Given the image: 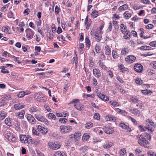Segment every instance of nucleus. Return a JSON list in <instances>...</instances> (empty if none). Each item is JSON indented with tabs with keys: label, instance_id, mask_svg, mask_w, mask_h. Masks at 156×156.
Here are the masks:
<instances>
[{
	"label": "nucleus",
	"instance_id": "obj_1",
	"mask_svg": "<svg viewBox=\"0 0 156 156\" xmlns=\"http://www.w3.org/2000/svg\"><path fill=\"white\" fill-rule=\"evenodd\" d=\"M74 104L75 108L77 110L82 111L84 109V106L79 102V100L78 99H75L72 100L69 104Z\"/></svg>",
	"mask_w": 156,
	"mask_h": 156
},
{
	"label": "nucleus",
	"instance_id": "obj_2",
	"mask_svg": "<svg viewBox=\"0 0 156 156\" xmlns=\"http://www.w3.org/2000/svg\"><path fill=\"white\" fill-rule=\"evenodd\" d=\"M146 126L145 128L147 129L148 131L152 132L155 128L156 125L151 119H147L146 122Z\"/></svg>",
	"mask_w": 156,
	"mask_h": 156
},
{
	"label": "nucleus",
	"instance_id": "obj_3",
	"mask_svg": "<svg viewBox=\"0 0 156 156\" xmlns=\"http://www.w3.org/2000/svg\"><path fill=\"white\" fill-rule=\"evenodd\" d=\"M137 137L139 138L138 143L146 147H148V142L145 138L144 137L143 135H138Z\"/></svg>",
	"mask_w": 156,
	"mask_h": 156
},
{
	"label": "nucleus",
	"instance_id": "obj_4",
	"mask_svg": "<svg viewBox=\"0 0 156 156\" xmlns=\"http://www.w3.org/2000/svg\"><path fill=\"white\" fill-rule=\"evenodd\" d=\"M34 98L37 101L41 102H45L47 100V98L44 95L39 92L34 94Z\"/></svg>",
	"mask_w": 156,
	"mask_h": 156
},
{
	"label": "nucleus",
	"instance_id": "obj_5",
	"mask_svg": "<svg viewBox=\"0 0 156 156\" xmlns=\"http://www.w3.org/2000/svg\"><path fill=\"white\" fill-rule=\"evenodd\" d=\"M60 132L63 133L69 132L72 129V127L69 126L62 125L60 126Z\"/></svg>",
	"mask_w": 156,
	"mask_h": 156
},
{
	"label": "nucleus",
	"instance_id": "obj_6",
	"mask_svg": "<svg viewBox=\"0 0 156 156\" xmlns=\"http://www.w3.org/2000/svg\"><path fill=\"white\" fill-rule=\"evenodd\" d=\"M48 144L49 147L52 149L57 150L60 147V143L57 142L49 141Z\"/></svg>",
	"mask_w": 156,
	"mask_h": 156
},
{
	"label": "nucleus",
	"instance_id": "obj_7",
	"mask_svg": "<svg viewBox=\"0 0 156 156\" xmlns=\"http://www.w3.org/2000/svg\"><path fill=\"white\" fill-rule=\"evenodd\" d=\"M136 59V57L133 55H129L125 58V61L128 63L130 64L134 62Z\"/></svg>",
	"mask_w": 156,
	"mask_h": 156
},
{
	"label": "nucleus",
	"instance_id": "obj_8",
	"mask_svg": "<svg viewBox=\"0 0 156 156\" xmlns=\"http://www.w3.org/2000/svg\"><path fill=\"white\" fill-rule=\"evenodd\" d=\"M26 36L29 40L32 39L34 35V32L31 29L28 28L26 30Z\"/></svg>",
	"mask_w": 156,
	"mask_h": 156
},
{
	"label": "nucleus",
	"instance_id": "obj_9",
	"mask_svg": "<svg viewBox=\"0 0 156 156\" xmlns=\"http://www.w3.org/2000/svg\"><path fill=\"white\" fill-rule=\"evenodd\" d=\"M35 117L39 121L41 122H45V123L48 124V122L47 119L45 118L44 116L40 115L39 114H35Z\"/></svg>",
	"mask_w": 156,
	"mask_h": 156
},
{
	"label": "nucleus",
	"instance_id": "obj_10",
	"mask_svg": "<svg viewBox=\"0 0 156 156\" xmlns=\"http://www.w3.org/2000/svg\"><path fill=\"white\" fill-rule=\"evenodd\" d=\"M134 68L136 71L139 73L141 72L143 70V66L140 64H135L134 66Z\"/></svg>",
	"mask_w": 156,
	"mask_h": 156
},
{
	"label": "nucleus",
	"instance_id": "obj_11",
	"mask_svg": "<svg viewBox=\"0 0 156 156\" xmlns=\"http://www.w3.org/2000/svg\"><path fill=\"white\" fill-rule=\"evenodd\" d=\"M37 129L38 131H40L41 133L44 134H46L48 131L47 128L43 127L40 125H39L38 126Z\"/></svg>",
	"mask_w": 156,
	"mask_h": 156
},
{
	"label": "nucleus",
	"instance_id": "obj_12",
	"mask_svg": "<svg viewBox=\"0 0 156 156\" xmlns=\"http://www.w3.org/2000/svg\"><path fill=\"white\" fill-rule=\"evenodd\" d=\"M104 131L107 134H110L112 133L113 130L111 127L107 126L104 127L103 129Z\"/></svg>",
	"mask_w": 156,
	"mask_h": 156
},
{
	"label": "nucleus",
	"instance_id": "obj_13",
	"mask_svg": "<svg viewBox=\"0 0 156 156\" xmlns=\"http://www.w3.org/2000/svg\"><path fill=\"white\" fill-rule=\"evenodd\" d=\"M27 120L32 124H34L35 122V119L34 117L31 115L28 114L27 115Z\"/></svg>",
	"mask_w": 156,
	"mask_h": 156
},
{
	"label": "nucleus",
	"instance_id": "obj_14",
	"mask_svg": "<svg viewBox=\"0 0 156 156\" xmlns=\"http://www.w3.org/2000/svg\"><path fill=\"white\" fill-rule=\"evenodd\" d=\"M105 54L106 55L110 56L111 54V48L108 45H106L105 48Z\"/></svg>",
	"mask_w": 156,
	"mask_h": 156
},
{
	"label": "nucleus",
	"instance_id": "obj_15",
	"mask_svg": "<svg viewBox=\"0 0 156 156\" xmlns=\"http://www.w3.org/2000/svg\"><path fill=\"white\" fill-rule=\"evenodd\" d=\"M25 113V111L24 110L21 111L20 112H19L16 114V116L20 119H23Z\"/></svg>",
	"mask_w": 156,
	"mask_h": 156
},
{
	"label": "nucleus",
	"instance_id": "obj_16",
	"mask_svg": "<svg viewBox=\"0 0 156 156\" xmlns=\"http://www.w3.org/2000/svg\"><path fill=\"white\" fill-rule=\"evenodd\" d=\"M93 74L97 77L99 78L101 76V73L98 69L95 68L93 70Z\"/></svg>",
	"mask_w": 156,
	"mask_h": 156
},
{
	"label": "nucleus",
	"instance_id": "obj_17",
	"mask_svg": "<svg viewBox=\"0 0 156 156\" xmlns=\"http://www.w3.org/2000/svg\"><path fill=\"white\" fill-rule=\"evenodd\" d=\"M29 111L31 113H34L35 112H40V110L37 107L35 106H32L30 108Z\"/></svg>",
	"mask_w": 156,
	"mask_h": 156
},
{
	"label": "nucleus",
	"instance_id": "obj_18",
	"mask_svg": "<svg viewBox=\"0 0 156 156\" xmlns=\"http://www.w3.org/2000/svg\"><path fill=\"white\" fill-rule=\"evenodd\" d=\"M5 124L9 126H11L13 124L12 119L10 118H7L5 120Z\"/></svg>",
	"mask_w": 156,
	"mask_h": 156
},
{
	"label": "nucleus",
	"instance_id": "obj_19",
	"mask_svg": "<svg viewBox=\"0 0 156 156\" xmlns=\"http://www.w3.org/2000/svg\"><path fill=\"white\" fill-rule=\"evenodd\" d=\"M105 119L107 121H115L116 120L115 117L112 115H107L105 117Z\"/></svg>",
	"mask_w": 156,
	"mask_h": 156
},
{
	"label": "nucleus",
	"instance_id": "obj_20",
	"mask_svg": "<svg viewBox=\"0 0 156 156\" xmlns=\"http://www.w3.org/2000/svg\"><path fill=\"white\" fill-rule=\"evenodd\" d=\"M128 8V5L127 4H125L120 6L118 9V11L119 12L122 11L126 10Z\"/></svg>",
	"mask_w": 156,
	"mask_h": 156
},
{
	"label": "nucleus",
	"instance_id": "obj_21",
	"mask_svg": "<svg viewBox=\"0 0 156 156\" xmlns=\"http://www.w3.org/2000/svg\"><path fill=\"white\" fill-rule=\"evenodd\" d=\"M24 105L22 103H19L15 104L14 108L16 110H18L24 107Z\"/></svg>",
	"mask_w": 156,
	"mask_h": 156
},
{
	"label": "nucleus",
	"instance_id": "obj_22",
	"mask_svg": "<svg viewBox=\"0 0 156 156\" xmlns=\"http://www.w3.org/2000/svg\"><path fill=\"white\" fill-rule=\"evenodd\" d=\"M120 30L122 33H125L127 30V27L124 24H122L120 26Z\"/></svg>",
	"mask_w": 156,
	"mask_h": 156
},
{
	"label": "nucleus",
	"instance_id": "obj_23",
	"mask_svg": "<svg viewBox=\"0 0 156 156\" xmlns=\"http://www.w3.org/2000/svg\"><path fill=\"white\" fill-rule=\"evenodd\" d=\"M119 69L120 72L124 73L125 71H127L128 69L125 68L123 65L121 64L119 66Z\"/></svg>",
	"mask_w": 156,
	"mask_h": 156
},
{
	"label": "nucleus",
	"instance_id": "obj_24",
	"mask_svg": "<svg viewBox=\"0 0 156 156\" xmlns=\"http://www.w3.org/2000/svg\"><path fill=\"white\" fill-rule=\"evenodd\" d=\"M7 115L6 112L4 111H1L0 112V119L1 120L3 119Z\"/></svg>",
	"mask_w": 156,
	"mask_h": 156
},
{
	"label": "nucleus",
	"instance_id": "obj_25",
	"mask_svg": "<svg viewBox=\"0 0 156 156\" xmlns=\"http://www.w3.org/2000/svg\"><path fill=\"white\" fill-rule=\"evenodd\" d=\"M20 138L21 142L26 143V140L27 139V137L25 135H20Z\"/></svg>",
	"mask_w": 156,
	"mask_h": 156
},
{
	"label": "nucleus",
	"instance_id": "obj_26",
	"mask_svg": "<svg viewBox=\"0 0 156 156\" xmlns=\"http://www.w3.org/2000/svg\"><path fill=\"white\" fill-rule=\"evenodd\" d=\"M124 34L123 38L125 39H128L129 38L131 35L130 32L127 30Z\"/></svg>",
	"mask_w": 156,
	"mask_h": 156
},
{
	"label": "nucleus",
	"instance_id": "obj_27",
	"mask_svg": "<svg viewBox=\"0 0 156 156\" xmlns=\"http://www.w3.org/2000/svg\"><path fill=\"white\" fill-rule=\"evenodd\" d=\"M81 136V133L80 132H78L74 134V137L76 140H78L80 138Z\"/></svg>",
	"mask_w": 156,
	"mask_h": 156
},
{
	"label": "nucleus",
	"instance_id": "obj_28",
	"mask_svg": "<svg viewBox=\"0 0 156 156\" xmlns=\"http://www.w3.org/2000/svg\"><path fill=\"white\" fill-rule=\"evenodd\" d=\"M132 113L138 117L140 116V112L137 109H133V110Z\"/></svg>",
	"mask_w": 156,
	"mask_h": 156
},
{
	"label": "nucleus",
	"instance_id": "obj_29",
	"mask_svg": "<svg viewBox=\"0 0 156 156\" xmlns=\"http://www.w3.org/2000/svg\"><path fill=\"white\" fill-rule=\"evenodd\" d=\"M28 94H29V93H26L24 91H23L19 92L17 95L19 98H21L23 97L25 95Z\"/></svg>",
	"mask_w": 156,
	"mask_h": 156
},
{
	"label": "nucleus",
	"instance_id": "obj_30",
	"mask_svg": "<svg viewBox=\"0 0 156 156\" xmlns=\"http://www.w3.org/2000/svg\"><path fill=\"white\" fill-rule=\"evenodd\" d=\"M90 137L89 135L87 133H84L82 137V140L83 141L87 140Z\"/></svg>",
	"mask_w": 156,
	"mask_h": 156
},
{
	"label": "nucleus",
	"instance_id": "obj_31",
	"mask_svg": "<svg viewBox=\"0 0 156 156\" xmlns=\"http://www.w3.org/2000/svg\"><path fill=\"white\" fill-rule=\"evenodd\" d=\"M98 64L100 67L102 69H104L105 70L107 69V67L102 62V61L101 60H100L98 61Z\"/></svg>",
	"mask_w": 156,
	"mask_h": 156
},
{
	"label": "nucleus",
	"instance_id": "obj_32",
	"mask_svg": "<svg viewBox=\"0 0 156 156\" xmlns=\"http://www.w3.org/2000/svg\"><path fill=\"white\" fill-rule=\"evenodd\" d=\"M27 143L28 144H33L32 138L28 136L27 137V139L26 140V143Z\"/></svg>",
	"mask_w": 156,
	"mask_h": 156
},
{
	"label": "nucleus",
	"instance_id": "obj_33",
	"mask_svg": "<svg viewBox=\"0 0 156 156\" xmlns=\"http://www.w3.org/2000/svg\"><path fill=\"white\" fill-rule=\"evenodd\" d=\"M113 145L112 143L109 144H106L103 145V147L105 149H108L111 147Z\"/></svg>",
	"mask_w": 156,
	"mask_h": 156
},
{
	"label": "nucleus",
	"instance_id": "obj_34",
	"mask_svg": "<svg viewBox=\"0 0 156 156\" xmlns=\"http://www.w3.org/2000/svg\"><path fill=\"white\" fill-rule=\"evenodd\" d=\"M112 55L113 58L116 59L118 58V55L116 51L113 50L112 51Z\"/></svg>",
	"mask_w": 156,
	"mask_h": 156
},
{
	"label": "nucleus",
	"instance_id": "obj_35",
	"mask_svg": "<svg viewBox=\"0 0 156 156\" xmlns=\"http://www.w3.org/2000/svg\"><path fill=\"white\" fill-rule=\"evenodd\" d=\"M93 124L90 122L86 123L85 124V127L87 129H90L93 126Z\"/></svg>",
	"mask_w": 156,
	"mask_h": 156
},
{
	"label": "nucleus",
	"instance_id": "obj_36",
	"mask_svg": "<svg viewBox=\"0 0 156 156\" xmlns=\"http://www.w3.org/2000/svg\"><path fill=\"white\" fill-rule=\"evenodd\" d=\"M129 52V50L127 48H125L122 50L121 53L122 54L124 55H127Z\"/></svg>",
	"mask_w": 156,
	"mask_h": 156
},
{
	"label": "nucleus",
	"instance_id": "obj_37",
	"mask_svg": "<svg viewBox=\"0 0 156 156\" xmlns=\"http://www.w3.org/2000/svg\"><path fill=\"white\" fill-rule=\"evenodd\" d=\"M123 15L126 19L129 18L131 16V14L129 12H128V11L125 12Z\"/></svg>",
	"mask_w": 156,
	"mask_h": 156
},
{
	"label": "nucleus",
	"instance_id": "obj_38",
	"mask_svg": "<svg viewBox=\"0 0 156 156\" xmlns=\"http://www.w3.org/2000/svg\"><path fill=\"white\" fill-rule=\"evenodd\" d=\"M9 3L8 4L3 6L1 8V11L2 12L6 11L7 10V9L8 7L9 6Z\"/></svg>",
	"mask_w": 156,
	"mask_h": 156
},
{
	"label": "nucleus",
	"instance_id": "obj_39",
	"mask_svg": "<svg viewBox=\"0 0 156 156\" xmlns=\"http://www.w3.org/2000/svg\"><path fill=\"white\" fill-rule=\"evenodd\" d=\"M48 118L50 119H53L54 120H55L56 118V116L55 115L52 113H49L48 116Z\"/></svg>",
	"mask_w": 156,
	"mask_h": 156
},
{
	"label": "nucleus",
	"instance_id": "obj_40",
	"mask_svg": "<svg viewBox=\"0 0 156 156\" xmlns=\"http://www.w3.org/2000/svg\"><path fill=\"white\" fill-rule=\"evenodd\" d=\"M85 42L88 48H89L90 46V40L88 37H86V38Z\"/></svg>",
	"mask_w": 156,
	"mask_h": 156
},
{
	"label": "nucleus",
	"instance_id": "obj_41",
	"mask_svg": "<svg viewBox=\"0 0 156 156\" xmlns=\"http://www.w3.org/2000/svg\"><path fill=\"white\" fill-rule=\"evenodd\" d=\"M8 140L12 142H14L16 140V138L14 135H12V136L10 137Z\"/></svg>",
	"mask_w": 156,
	"mask_h": 156
},
{
	"label": "nucleus",
	"instance_id": "obj_42",
	"mask_svg": "<svg viewBox=\"0 0 156 156\" xmlns=\"http://www.w3.org/2000/svg\"><path fill=\"white\" fill-rule=\"evenodd\" d=\"M109 103H110L112 106L115 107L116 106H119V104L118 102L113 101L112 102V101H110Z\"/></svg>",
	"mask_w": 156,
	"mask_h": 156
},
{
	"label": "nucleus",
	"instance_id": "obj_43",
	"mask_svg": "<svg viewBox=\"0 0 156 156\" xmlns=\"http://www.w3.org/2000/svg\"><path fill=\"white\" fill-rule=\"evenodd\" d=\"M88 147L87 146L81 147L80 149V151L84 153L87 150Z\"/></svg>",
	"mask_w": 156,
	"mask_h": 156
},
{
	"label": "nucleus",
	"instance_id": "obj_44",
	"mask_svg": "<svg viewBox=\"0 0 156 156\" xmlns=\"http://www.w3.org/2000/svg\"><path fill=\"white\" fill-rule=\"evenodd\" d=\"M9 27L8 26L3 27H2V30L3 32L6 33H7L8 32Z\"/></svg>",
	"mask_w": 156,
	"mask_h": 156
},
{
	"label": "nucleus",
	"instance_id": "obj_45",
	"mask_svg": "<svg viewBox=\"0 0 156 156\" xmlns=\"http://www.w3.org/2000/svg\"><path fill=\"white\" fill-rule=\"evenodd\" d=\"M143 136L144 137H146L148 140H151V135L147 133L144 134Z\"/></svg>",
	"mask_w": 156,
	"mask_h": 156
},
{
	"label": "nucleus",
	"instance_id": "obj_46",
	"mask_svg": "<svg viewBox=\"0 0 156 156\" xmlns=\"http://www.w3.org/2000/svg\"><path fill=\"white\" fill-rule=\"evenodd\" d=\"M95 50L96 52L98 53L101 50V48L100 45L99 44H97L95 47Z\"/></svg>",
	"mask_w": 156,
	"mask_h": 156
},
{
	"label": "nucleus",
	"instance_id": "obj_47",
	"mask_svg": "<svg viewBox=\"0 0 156 156\" xmlns=\"http://www.w3.org/2000/svg\"><path fill=\"white\" fill-rule=\"evenodd\" d=\"M91 15L94 18L97 17L98 15V11L96 10H94L92 12Z\"/></svg>",
	"mask_w": 156,
	"mask_h": 156
},
{
	"label": "nucleus",
	"instance_id": "obj_48",
	"mask_svg": "<svg viewBox=\"0 0 156 156\" xmlns=\"http://www.w3.org/2000/svg\"><path fill=\"white\" fill-rule=\"evenodd\" d=\"M149 45L151 47H156V40L150 42Z\"/></svg>",
	"mask_w": 156,
	"mask_h": 156
},
{
	"label": "nucleus",
	"instance_id": "obj_49",
	"mask_svg": "<svg viewBox=\"0 0 156 156\" xmlns=\"http://www.w3.org/2000/svg\"><path fill=\"white\" fill-rule=\"evenodd\" d=\"M120 154L122 156L124 155L126 153V150L125 148L121 149L120 152Z\"/></svg>",
	"mask_w": 156,
	"mask_h": 156
},
{
	"label": "nucleus",
	"instance_id": "obj_50",
	"mask_svg": "<svg viewBox=\"0 0 156 156\" xmlns=\"http://www.w3.org/2000/svg\"><path fill=\"white\" fill-rule=\"evenodd\" d=\"M67 121V119L66 118H60L59 122L61 123H64Z\"/></svg>",
	"mask_w": 156,
	"mask_h": 156
},
{
	"label": "nucleus",
	"instance_id": "obj_51",
	"mask_svg": "<svg viewBox=\"0 0 156 156\" xmlns=\"http://www.w3.org/2000/svg\"><path fill=\"white\" fill-rule=\"evenodd\" d=\"M120 125L121 127L125 129H127V128L129 127V126L127 125L124 123H120Z\"/></svg>",
	"mask_w": 156,
	"mask_h": 156
},
{
	"label": "nucleus",
	"instance_id": "obj_52",
	"mask_svg": "<svg viewBox=\"0 0 156 156\" xmlns=\"http://www.w3.org/2000/svg\"><path fill=\"white\" fill-rule=\"evenodd\" d=\"M79 47H78V48L79 49V50H81L80 51V52H81L82 50H83L84 48V45L82 43H80L79 44Z\"/></svg>",
	"mask_w": 156,
	"mask_h": 156
},
{
	"label": "nucleus",
	"instance_id": "obj_53",
	"mask_svg": "<svg viewBox=\"0 0 156 156\" xmlns=\"http://www.w3.org/2000/svg\"><path fill=\"white\" fill-rule=\"evenodd\" d=\"M142 93L144 94L147 95L149 93H150V94H151L152 93V92H151L149 90H142Z\"/></svg>",
	"mask_w": 156,
	"mask_h": 156
},
{
	"label": "nucleus",
	"instance_id": "obj_54",
	"mask_svg": "<svg viewBox=\"0 0 156 156\" xmlns=\"http://www.w3.org/2000/svg\"><path fill=\"white\" fill-rule=\"evenodd\" d=\"M130 100L133 103H137L139 101L137 98H136L133 97H132L130 98Z\"/></svg>",
	"mask_w": 156,
	"mask_h": 156
},
{
	"label": "nucleus",
	"instance_id": "obj_55",
	"mask_svg": "<svg viewBox=\"0 0 156 156\" xmlns=\"http://www.w3.org/2000/svg\"><path fill=\"white\" fill-rule=\"evenodd\" d=\"M136 83L138 84H141L142 83V81L140 80V79L139 78H137L135 80Z\"/></svg>",
	"mask_w": 156,
	"mask_h": 156
},
{
	"label": "nucleus",
	"instance_id": "obj_56",
	"mask_svg": "<svg viewBox=\"0 0 156 156\" xmlns=\"http://www.w3.org/2000/svg\"><path fill=\"white\" fill-rule=\"evenodd\" d=\"M12 58L14 59V60L16 62L18 63H21V62L18 60L19 58V57H16L15 56L12 55Z\"/></svg>",
	"mask_w": 156,
	"mask_h": 156
},
{
	"label": "nucleus",
	"instance_id": "obj_57",
	"mask_svg": "<svg viewBox=\"0 0 156 156\" xmlns=\"http://www.w3.org/2000/svg\"><path fill=\"white\" fill-rule=\"evenodd\" d=\"M72 62L73 63H75L76 65H77L78 63L77 58V55H76V57L73 58V60H72Z\"/></svg>",
	"mask_w": 156,
	"mask_h": 156
},
{
	"label": "nucleus",
	"instance_id": "obj_58",
	"mask_svg": "<svg viewBox=\"0 0 156 156\" xmlns=\"http://www.w3.org/2000/svg\"><path fill=\"white\" fill-rule=\"evenodd\" d=\"M129 119L130 120L134 123L135 125H137V122H136V119L133 118H132L131 116H129Z\"/></svg>",
	"mask_w": 156,
	"mask_h": 156
},
{
	"label": "nucleus",
	"instance_id": "obj_59",
	"mask_svg": "<svg viewBox=\"0 0 156 156\" xmlns=\"http://www.w3.org/2000/svg\"><path fill=\"white\" fill-rule=\"evenodd\" d=\"M148 156H155V153L152 151H149L147 153Z\"/></svg>",
	"mask_w": 156,
	"mask_h": 156
},
{
	"label": "nucleus",
	"instance_id": "obj_60",
	"mask_svg": "<svg viewBox=\"0 0 156 156\" xmlns=\"http://www.w3.org/2000/svg\"><path fill=\"white\" fill-rule=\"evenodd\" d=\"M54 156H66L63 155L60 152L57 151L55 153Z\"/></svg>",
	"mask_w": 156,
	"mask_h": 156
},
{
	"label": "nucleus",
	"instance_id": "obj_61",
	"mask_svg": "<svg viewBox=\"0 0 156 156\" xmlns=\"http://www.w3.org/2000/svg\"><path fill=\"white\" fill-rule=\"evenodd\" d=\"M94 118L97 120L100 119L99 115L98 113H95L94 116Z\"/></svg>",
	"mask_w": 156,
	"mask_h": 156
},
{
	"label": "nucleus",
	"instance_id": "obj_62",
	"mask_svg": "<svg viewBox=\"0 0 156 156\" xmlns=\"http://www.w3.org/2000/svg\"><path fill=\"white\" fill-rule=\"evenodd\" d=\"M7 16L9 18H12L13 17V13L12 12L10 11L8 13Z\"/></svg>",
	"mask_w": 156,
	"mask_h": 156
},
{
	"label": "nucleus",
	"instance_id": "obj_63",
	"mask_svg": "<svg viewBox=\"0 0 156 156\" xmlns=\"http://www.w3.org/2000/svg\"><path fill=\"white\" fill-rule=\"evenodd\" d=\"M12 135V134L11 133H7L5 134V138L8 140L10 138V137H11Z\"/></svg>",
	"mask_w": 156,
	"mask_h": 156
},
{
	"label": "nucleus",
	"instance_id": "obj_64",
	"mask_svg": "<svg viewBox=\"0 0 156 156\" xmlns=\"http://www.w3.org/2000/svg\"><path fill=\"white\" fill-rule=\"evenodd\" d=\"M154 27V26L153 24H149L146 26V27L147 29H152Z\"/></svg>",
	"mask_w": 156,
	"mask_h": 156
}]
</instances>
